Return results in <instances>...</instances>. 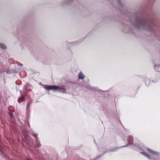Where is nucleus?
I'll use <instances>...</instances> for the list:
<instances>
[{
    "mask_svg": "<svg viewBox=\"0 0 160 160\" xmlns=\"http://www.w3.org/2000/svg\"><path fill=\"white\" fill-rule=\"evenodd\" d=\"M0 47L2 49H5L6 47L3 44H0Z\"/></svg>",
    "mask_w": 160,
    "mask_h": 160,
    "instance_id": "5",
    "label": "nucleus"
},
{
    "mask_svg": "<svg viewBox=\"0 0 160 160\" xmlns=\"http://www.w3.org/2000/svg\"><path fill=\"white\" fill-rule=\"evenodd\" d=\"M10 116H11V117H12V113H10Z\"/></svg>",
    "mask_w": 160,
    "mask_h": 160,
    "instance_id": "7",
    "label": "nucleus"
},
{
    "mask_svg": "<svg viewBox=\"0 0 160 160\" xmlns=\"http://www.w3.org/2000/svg\"><path fill=\"white\" fill-rule=\"evenodd\" d=\"M45 88L47 90H59L61 88L55 85L50 86V85H45L44 86Z\"/></svg>",
    "mask_w": 160,
    "mask_h": 160,
    "instance_id": "1",
    "label": "nucleus"
},
{
    "mask_svg": "<svg viewBox=\"0 0 160 160\" xmlns=\"http://www.w3.org/2000/svg\"><path fill=\"white\" fill-rule=\"evenodd\" d=\"M141 153L143 154L145 156L147 157H148V158L150 159V157L147 153H146L145 152H141Z\"/></svg>",
    "mask_w": 160,
    "mask_h": 160,
    "instance_id": "3",
    "label": "nucleus"
},
{
    "mask_svg": "<svg viewBox=\"0 0 160 160\" xmlns=\"http://www.w3.org/2000/svg\"><path fill=\"white\" fill-rule=\"evenodd\" d=\"M29 160V159H28V160Z\"/></svg>",
    "mask_w": 160,
    "mask_h": 160,
    "instance_id": "8",
    "label": "nucleus"
},
{
    "mask_svg": "<svg viewBox=\"0 0 160 160\" xmlns=\"http://www.w3.org/2000/svg\"><path fill=\"white\" fill-rule=\"evenodd\" d=\"M24 98L23 97H20L18 99V102L19 103H20L22 101L24 100Z\"/></svg>",
    "mask_w": 160,
    "mask_h": 160,
    "instance_id": "4",
    "label": "nucleus"
},
{
    "mask_svg": "<svg viewBox=\"0 0 160 160\" xmlns=\"http://www.w3.org/2000/svg\"><path fill=\"white\" fill-rule=\"evenodd\" d=\"M84 76L82 74L81 72H80L78 75V78L79 79H83L84 78Z\"/></svg>",
    "mask_w": 160,
    "mask_h": 160,
    "instance_id": "2",
    "label": "nucleus"
},
{
    "mask_svg": "<svg viewBox=\"0 0 160 160\" xmlns=\"http://www.w3.org/2000/svg\"><path fill=\"white\" fill-rule=\"evenodd\" d=\"M148 151L149 152H152V153H154V152L153 151H152V150H151V149H149V148H148Z\"/></svg>",
    "mask_w": 160,
    "mask_h": 160,
    "instance_id": "6",
    "label": "nucleus"
}]
</instances>
